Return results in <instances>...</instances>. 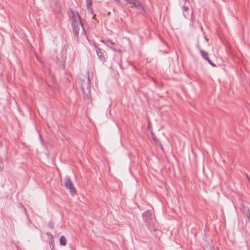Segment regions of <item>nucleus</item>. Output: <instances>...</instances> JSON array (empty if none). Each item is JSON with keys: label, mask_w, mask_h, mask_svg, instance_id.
<instances>
[{"label": "nucleus", "mask_w": 250, "mask_h": 250, "mask_svg": "<svg viewBox=\"0 0 250 250\" xmlns=\"http://www.w3.org/2000/svg\"><path fill=\"white\" fill-rule=\"evenodd\" d=\"M70 12L71 13L70 17L71 20L72 30L74 35L78 36L79 34L80 27H83L81 17L78 12L70 9Z\"/></svg>", "instance_id": "f257e3e1"}, {"label": "nucleus", "mask_w": 250, "mask_h": 250, "mask_svg": "<svg viewBox=\"0 0 250 250\" xmlns=\"http://www.w3.org/2000/svg\"><path fill=\"white\" fill-rule=\"evenodd\" d=\"M143 220L146 226L150 231H156L157 227V223L154 215L150 210H147L143 214Z\"/></svg>", "instance_id": "f03ea898"}, {"label": "nucleus", "mask_w": 250, "mask_h": 250, "mask_svg": "<svg viewBox=\"0 0 250 250\" xmlns=\"http://www.w3.org/2000/svg\"><path fill=\"white\" fill-rule=\"evenodd\" d=\"M81 89L83 93V98L88 104L92 103L91 96L90 94V81L88 77L86 81H82Z\"/></svg>", "instance_id": "7ed1b4c3"}, {"label": "nucleus", "mask_w": 250, "mask_h": 250, "mask_svg": "<svg viewBox=\"0 0 250 250\" xmlns=\"http://www.w3.org/2000/svg\"><path fill=\"white\" fill-rule=\"evenodd\" d=\"M64 181L65 187L69 189L72 195H74L76 193V190L70 179V177L69 176H66L64 178Z\"/></svg>", "instance_id": "20e7f679"}, {"label": "nucleus", "mask_w": 250, "mask_h": 250, "mask_svg": "<svg viewBox=\"0 0 250 250\" xmlns=\"http://www.w3.org/2000/svg\"><path fill=\"white\" fill-rule=\"evenodd\" d=\"M126 2L131 5L132 7H135L138 10L145 11V8L139 0H125Z\"/></svg>", "instance_id": "39448f33"}, {"label": "nucleus", "mask_w": 250, "mask_h": 250, "mask_svg": "<svg viewBox=\"0 0 250 250\" xmlns=\"http://www.w3.org/2000/svg\"><path fill=\"white\" fill-rule=\"evenodd\" d=\"M95 47L96 48V51L99 59L102 62H105L106 61L105 58L102 50L97 46H95Z\"/></svg>", "instance_id": "423d86ee"}, {"label": "nucleus", "mask_w": 250, "mask_h": 250, "mask_svg": "<svg viewBox=\"0 0 250 250\" xmlns=\"http://www.w3.org/2000/svg\"><path fill=\"white\" fill-rule=\"evenodd\" d=\"M189 5H190L189 1L188 0H185V4L183 6V9L184 11L187 12V11H189Z\"/></svg>", "instance_id": "0eeeda50"}, {"label": "nucleus", "mask_w": 250, "mask_h": 250, "mask_svg": "<svg viewBox=\"0 0 250 250\" xmlns=\"http://www.w3.org/2000/svg\"><path fill=\"white\" fill-rule=\"evenodd\" d=\"M243 210L244 213L246 214L248 218H250V211L249 207L244 206L243 207Z\"/></svg>", "instance_id": "6e6552de"}, {"label": "nucleus", "mask_w": 250, "mask_h": 250, "mask_svg": "<svg viewBox=\"0 0 250 250\" xmlns=\"http://www.w3.org/2000/svg\"><path fill=\"white\" fill-rule=\"evenodd\" d=\"M66 239L64 236H61L60 239V244L62 246H65L66 245Z\"/></svg>", "instance_id": "1a4fd4ad"}, {"label": "nucleus", "mask_w": 250, "mask_h": 250, "mask_svg": "<svg viewBox=\"0 0 250 250\" xmlns=\"http://www.w3.org/2000/svg\"><path fill=\"white\" fill-rule=\"evenodd\" d=\"M92 0H86V4L88 10H92Z\"/></svg>", "instance_id": "9d476101"}, {"label": "nucleus", "mask_w": 250, "mask_h": 250, "mask_svg": "<svg viewBox=\"0 0 250 250\" xmlns=\"http://www.w3.org/2000/svg\"><path fill=\"white\" fill-rule=\"evenodd\" d=\"M200 53L202 57L205 60L208 57V54L207 52L203 50H200Z\"/></svg>", "instance_id": "9b49d317"}, {"label": "nucleus", "mask_w": 250, "mask_h": 250, "mask_svg": "<svg viewBox=\"0 0 250 250\" xmlns=\"http://www.w3.org/2000/svg\"><path fill=\"white\" fill-rule=\"evenodd\" d=\"M115 44V43L113 42H110L109 41H108V42H107V46L109 47H110V48L112 49H114V50H115V49H114L113 47V46Z\"/></svg>", "instance_id": "f8f14e48"}, {"label": "nucleus", "mask_w": 250, "mask_h": 250, "mask_svg": "<svg viewBox=\"0 0 250 250\" xmlns=\"http://www.w3.org/2000/svg\"><path fill=\"white\" fill-rule=\"evenodd\" d=\"M205 60H207L211 66L213 67L216 66V65L211 61L208 57Z\"/></svg>", "instance_id": "ddd939ff"}, {"label": "nucleus", "mask_w": 250, "mask_h": 250, "mask_svg": "<svg viewBox=\"0 0 250 250\" xmlns=\"http://www.w3.org/2000/svg\"><path fill=\"white\" fill-rule=\"evenodd\" d=\"M192 14H193V12H192V11H191L190 14H188V13H187V14H186L184 13V17H185V18H188L190 16H192Z\"/></svg>", "instance_id": "4468645a"}, {"label": "nucleus", "mask_w": 250, "mask_h": 250, "mask_svg": "<svg viewBox=\"0 0 250 250\" xmlns=\"http://www.w3.org/2000/svg\"><path fill=\"white\" fill-rule=\"evenodd\" d=\"M101 42L103 43H104V44H106L107 45V42H108V41H104V40H101Z\"/></svg>", "instance_id": "2eb2a0df"}, {"label": "nucleus", "mask_w": 250, "mask_h": 250, "mask_svg": "<svg viewBox=\"0 0 250 250\" xmlns=\"http://www.w3.org/2000/svg\"><path fill=\"white\" fill-rule=\"evenodd\" d=\"M246 176L247 178V179H248V180L250 183V177L249 176V175L248 174H246Z\"/></svg>", "instance_id": "dca6fc26"}, {"label": "nucleus", "mask_w": 250, "mask_h": 250, "mask_svg": "<svg viewBox=\"0 0 250 250\" xmlns=\"http://www.w3.org/2000/svg\"><path fill=\"white\" fill-rule=\"evenodd\" d=\"M1 145H2V144H1V143L0 142V146H1Z\"/></svg>", "instance_id": "f3484780"}, {"label": "nucleus", "mask_w": 250, "mask_h": 250, "mask_svg": "<svg viewBox=\"0 0 250 250\" xmlns=\"http://www.w3.org/2000/svg\"><path fill=\"white\" fill-rule=\"evenodd\" d=\"M53 249H54V246L52 247V250H53Z\"/></svg>", "instance_id": "a211bd4d"}, {"label": "nucleus", "mask_w": 250, "mask_h": 250, "mask_svg": "<svg viewBox=\"0 0 250 250\" xmlns=\"http://www.w3.org/2000/svg\"><path fill=\"white\" fill-rule=\"evenodd\" d=\"M0 162H1V159H0Z\"/></svg>", "instance_id": "6ab92c4d"}, {"label": "nucleus", "mask_w": 250, "mask_h": 250, "mask_svg": "<svg viewBox=\"0 0 250 250\" xmlns=\"http://www.w3.org/2000/svg\"><path fill=\"white\" fill-rule=\"evenodd\" d=\"M118 1H119V0H118Z\"/></svg>", "instance_id": "aec40b11"}]
</instances>
